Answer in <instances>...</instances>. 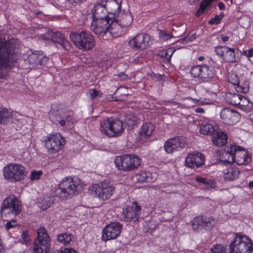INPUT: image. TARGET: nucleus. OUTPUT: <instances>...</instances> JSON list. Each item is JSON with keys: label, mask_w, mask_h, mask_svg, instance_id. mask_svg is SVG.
Listing matches in <instances>:
<instances>
[{"label": "nucleus", "mask_w": 253, "mask_h": 253, "mask_svg": "<svg viewBox=\"0 0 253 253\" xmlns=\"http://www.w3.org/2000/svg\"><path fill=\"white\" fill-rule=\"evenodd\" d=\"M68 1H69L71 3H80L82 1H83L84 0H67Z\"/></svg>", "instance_id": "0e129e2a"}, {"label": "nucleus", "mask_w": 253, "mask_h": 253, "mask_svg": "<svg viewBox=\"0 0 253 253\" xmlns=\"http://www.w3.org/2000/svg\"><path fill=\"white\" fill-rule=\"evenodd\" d=\"M73 113L71 111H68L66 109L58 110L55 113L56 121L61 126H64L65 121H69L72 119Z\"/></svg>", "instance_id": "bb28decb"}, {"label": "nucleus", "mask_w": 253, "mask_h": 253, "mask_svg": "<svg viewBox=\"0 0 253 253\" xmlns=\"http://www.w3.org/2000/svg\"><path fill=\"white\" fill-rule=\"evenodd\" d=\"M196 38V33L193 31L191 32L188 37H186L183 39V41L187 43L189 41H192Z\"/></svg>", "instance_id": "8fccbe9b"}, {"label": "nucleus", "mask_w": 253, "mask_h": 253, "mask_svg": "<svg viewBox=\"0 0 253 253\" xmlns=\"http://www.w3.org/2000/svg\"><path fill=\"white\" fill-rule=\"evenodd\" d=\"M148 174L144 170H141L136 175L137 180L139 182L146 181L148 178Z\"/></svg>", "instance_id": "79ce46f5"}, {"label": "nucleus", "mask_w": 253, "mask_h": 253, "mask_svg": "<svg viewBox=\"0 0 253 253\" xmlns=\"http://www.w3.org/2000/svg\"><path fill=\"white\" fill-rule=\"evenodd\" d=\"M90 194L100 200L105 201L110 198L114 192V187L109 181H103L89 187Z\"/></svg>", "instance_id": "0eeeda50"}, {"label": "nucleus", "mask_w": 253, "mask_h": 253, "mask_svg": "<svg viewBox=\"0 0 253 253\" xmlns=\"http://www.w3.org/2000/svg\"><path fill=\"white\" fill-rule=\"evenodd\" d=\"M213 0H203L200 5V7L196 12V15L197 17L200 16L207 8V6L211 5Z\"/></svg>", "instance_id": "4c0bfd02"}, {"label": "nucleus", "mask_w": 253, "mask_h": 253, "mask_svg": "<svg viewBox=\"0 0 253 253\" xmlns=\"http://www.w3.org/2000/svg\"><path fill=\"white\" fill-rule=\"evenodd\" d=\"M127 123L129 126H133L137 123V118L133 116L132 117L127 119Z\"/></svg>", "instance_id": "6e6d98bb"}, {"label": "nucleus", "mask_w": 253, "mask_h": 253, "mask_svg": "<svg viewBox=\"0 0 253 253\" xmlns=\"http://www.w3.org/2000/svg\"><path fill=\"white\" fill-rule=\"evenodd\" d=\"M100 130L110 137L121 135L123 131V123L117 118H107L100 123Z\"/></svg>", "instance_id": "7ed1b4c3"}, {"label": "nucleus", "mask_w": 253, "mask_h": 253, "mask_svg": "<svg viewBox=\"0 0 253 253\" xmlns=\"http://www.w3.org/2000/svg\"><path fill=\"white\" fill-rule=\"evenodd\" d=\"M41 39L42 40H50L53 42H57L65 50L70 49V43L66 40L64 37L60 32L48 30L41 36Z\"/></svg>", "instance_id": "ddd939ff"}, {"label": "nucleus", "mask_w": 253, "mask_h": 253, "mask_svg": "<svg viewBox=\"0 0 253 253\" xmlns=\"http://www.w3.org/2000/svg\"><path fill=\"white\" fill-rule=\"evenodd\" d=\"M216 224L215 220L212 217L205 216H198L192 220V228L199 231L202 229L209 230Z\"/></svg>", "instance_id": "f3484780"}, {"label": "nucleus", "mask_w": 253, "mask_h": 253, "mask_svg": "<svg viewBox=\"0 0 253 253\" xmlns=\"http://www.w3.org/2000/svg\"><path fill=\"white\" fill-rule=\"evenodd\" d=\"M210 253H225V250L223 246L216 245L211 249Z\"/></svg>", "instance_id": "37998d69"}, {"label": "nucleus", "mask_w": 253, "mask_h": 253, "mask_svg": "<svg viewBox=\"0 0 253 253\" xmlns=\"http://www.w3.org/2000/svg\"><path fill=\"white\" fill-rule=\"evenodd\" d=\"M115 163L119 170L128 171L137 169L141 165V160L137 156L126 154L117 156Z\"/></svg>", "instance_id": "1a4fd4ad"}, {"label": "nucleus", "mask_w": 253, "mask_h": 253, "mask_svg": "<svg viewBox=\"0 0 253 253\" xmlns=\"http://www.w3.org/2000/svg\"><path fill=\"white\" fill-rule=\"evenodd\" d=\"M22 207L19 201L13 196L4 200L0 210L1 214L5 216L15 217L21 211Z\"/></svg>", "instance_id": "9d476101"}, {"label": "nucleus", "mask_w": 253, "mask_h": 253, "mask_svg": "<svg viewBox=\"0 0 253 253\" xmlns=\"http://www.w3.org/2000/svg\"><path fill=\"white\" fill-rule=\"evenodd\" d=\"M140 210L141 207L135 203L134 206L123 209L119 218L120 220L125 222L136 221L138 219Z\"/></svg>", "instance_id": "a211bd4d"}, {"label": "nucleus", "mask_w": 253, "mask_h": 253, "mask_svg": "<svg viewBox=\"0 0 253 253\" xmlns=\"http://www.w3.org/2000/svg\"><path fill=\"white\" fill-rule=\"evenodd\" d=\"M226 54L225 57H224V60L228 62H234L236 61V58L234 53V49L227 47Z\"/></svg>", "instance_id": "e433bc0d"}, {"label": "nucleus", "mask_w": 253, "mask_h": 253, "mask_svg": "<svg viewBox=\"0 0 253 253\" xmlns=\"http://www.w3.org/2000/svg\"><path fill=\"white\" fill-rule=\"evenodd\" d=\"M227 46H218L215 47V52L218 56L221 57L223 53L227 51Z\"/></svg>", "instance_id": "49530a36"}, {"label": "nucleus", "mask_w": 253, "mask_h": 253, "mask_svg": "<svg viewBox=\"0 0 253 253\" xmlns=\"http://www.w3.org/2000/svg\"><path fill=\"white\" fill-rule=\"evenodd\" d=\"M196 181L198 182L202 183L207 185L210 188H214L215 187L214 181L212 179H209L200 176H197L196 177Z\"/></svg>", "instance_id": "58836bf2"}, {"label": "nucleus", "mask_w": 253, "mask_h": 253, "mask_svg": "<svg viewBox=\"0 0 253 253\" xmlns=\"http://www.w3.org/2000/svg\"><path fill=\"white\" fill-rule=\"evenodd\" d=\"M125 32V28L117 21L110 18L108 33L113 37H117L123 35Z\"/></svg>", "instance_id": "a878e982"}, {"label": "nucleus", "mask_w": 253, "mask_h": 253, "mask_svg": "<svg viewBox=\"0 0 253 253\" xmlns=\"http://www.w3.org/2000/svg\"><path fill=\"white\" fill-rule=\"evenodd\" d=\"M21 238L25 244H27L30 241L29 233L27 231H24L22 233Z\"/></svg>", "instance_id": "864d4df0"}, {"label": "nucleus", "mask_w": 253, "mask_h": 253, "mask_svg": "<svg viewBox=\"0 0 253 253\" xmlns=\"http://www.w3.org/2000/svg\"><path fill=\"white\" fill-rule=\"evenodd\" d=\"M204 59V56H200L199 57V61H202Z\"/></svg>", "instance_id": "774afa93"}, {"label": "nucleus", "mask_w": 253, "mask_h": 253, "mask_svg": "<svg viewBox=\"0 0 253 253\" xmlns=\"http://www.w3.org/2000/svg\"><path fill=\"white\" fill-rule=\"evenodd\" d=\"M249 186H250L251 188L253 187V181H250V182H249Z\"/></svg>", "instance_id": "69168bd1"}, {"label": "nucleus", "mask_w": 253, "mask_h": 253, "mask_svg": "<svg viewBox=\"0 0 253 253\" xmlns=\"http://www.w3.org/2000/svg\"><path fill=\"white\" fill-rule=\"evenodd\" d=\"M219 159L224 164H231L236 162L238 165L248 164L252 161L251 156H248L243 149L238 146L233 145L223 152Z\"/></svg>", "instance_id": "f03ea898"}, {"label": "nucleus", "mask_w": 253, "mask_h": 253, "mask_svg": "<svg viewBox=\"0 0 253 253\" xmlns=\"http://www.w3.org/2000/svg\"><path fill=\"white\" fill-rule=\"evenodd\" d=\"M4 248L3 244L1 242V239H0V253H4Z\"/></svg>", "instance_id": "e2e57ef3"}, {"label": "nucleus", "mask_w": 253, "mask_h": 253, "mask_svg": "<svg viewBox=\"0 0 253 253\" xmlns=\"http://www.w3.org/2000/svg\"><path fill=\"white\" fill-rule=\"evenodd\" d=\"M251 240L246 236L236 234L230 245V253H253Z\"/></svg>", "instance_id": "6e6552de"}, {"label": "nucleus", "mask_w": 253, "mask_h": 253, "mask_svg": "<svg viewBox=\"0 0 253 253\" xmlns=\"http://www.w3.org/2000/svg\"><path fill=\"white\" fill-rule=\"evenodd\" d=\"M40 53L39 51H28L26 54V58H25L24 60L27 61L29 64L32 67H38V62L40 58Z\"/></svg>", "instance_id": "c756f323"}, {"label": "nucleus", "mask_w": 253, "mask_h": 253, "mask_svg": "<svg viewBox=\"0 0 253 253\" xmlns=\"http://www.w3.org/2000/svg\"><path fill=\"white\" fill-rule=\"evenodd\" d=\"M53 203V199L50 197H43L39 202V206L43 210L48 209Z\"/></svg>", "instance_id": "f704fd0d"}, {"label": "nucleus", "mask_w": 253, "mask_h": 253, "mask_svg": "<svg viewBox=\"0 0 253 253\" xmlns=\"http://www.w3.org/2000/svg\"><path fill=\"white\" fill-rule=\"evenodd\" d=\"M88 94L91 99H93L97 96L101 97L102 93L95 89H90L88 91Z\"/></svg>", "instance_id": "a18cd8bd"}, {"label": "nucleus", "mask_w": 253, "mask_h": 253, "mask_svg": "<svg viewBox=\"0 0 253 253\" xmlns=\"http://www.w3.org/2000/svg\"><path fill=\"white\" fill-rule=\"evenodd\" d=\"M26 168L17 163H11L3 168V175L4 178L10 182H20L27 175Z\"/></svg>", "instance_id": "20e7f679"}, {"label": "nucleus", "mask_w": 253, "mask_h": 253, "mask_svg": "<svg viewBox=\"0 0 253 253\" xmlns=\"http://www.w3.org/2000/svg\"><path fill=\"white\" fill-rule=\"evenodd\" d=\"M218 6L220 10H224L225 8V4L222 2L218 4Z\"/></svg>", "instance_id": "bf43d9fd"}, {"label": "nucleus", "mask_w": 253, "mask_h": 253, "mask_svg": "<svg viewBox=\"0 0 253 253\" xmlns=\"http://www.w3.org/2000/svg\"><path fill=\"white\" fill-rule=\"evenodd\" d=\"M70 38L74 44L79 49L88 50L92 48L95 45V40L93 36L88 32H72L70 34Z\"/></svg>", "instance_id": "39448f33"}, {"label": "nucleus", "mask_w": 253, "mask_h": 253, "mask_svg": "<svg viewBox=\"0 0 253 253\" xmlns=\"http://www.w3.org/2000/svg\"><path fill=\"white\" fill-rule=\"evenodd\" d=\"M205 158L201 153L194 152L189 153L185 159L186 166L195 169L204 165Z\"/></svg>", "instance_id": "aec40b11"}, {"label": "nucleus", "mask_w": 253, "mask_h": 253, "mask_svg": "<svg viewBox=\"0 0 253 253\" xmlns=\"http://www.w3.org/2000/svg\"><path fill=\"white\" fill-rule=\"evenodd\" d=\"M73 237V236L71 234L64 233L58 235L57 240L59 242L63 244L65 246H68L70 245V243L72 242Z\"/></svg>", "instance_id": "72a5a7b5"}, {"label": "nucleus", "mask_w": 253, "mask_h": 253, "mask_svg": "<svg viewBox=\"0 0 253 253\" xmlns=\"http://www.w3.org/2000/svg\"><path fill=\"white\" fill-rule=\"evenodd\" d=\"M122 224L118 222H112L106 225L103 230L102 239L105 241L115 239L120 234Z\"/></svg>", "instance_id": "4468645a"}, {"label": "nucleus", "mask_w": 253, "mask_h": 253, "mask_svg": "<svg viewBox=\"0 0 253 253\" xmlns=\"http://www.w3.org/2000/svg\"><path fill=\"white\" fill-rule=\"evenodd\" d=\"M118 77L120 80H124L127 78V75L122 72L118 75Z\"/></svg>", "instance_id": "13d9d810"}, {"label": "nucleus", "mask_w": 253, "mask_h": 253, "mask_svg": "<svg viewBox=\"0 0 253 253\" xmlns=\"http://www.w3.org/2000/svg\"><path fill=\"white\" fill-rule=\"evenodd\" d=\"M150 38L144 33L138 34L128 42L130 47L134 50H142L149 46Z\"/></svg>", "instance_id": "dca6fc26"}, {"label": "nucleus", "mask_w": 253, "mask_h": 253, "mask_svg": "<svg viewBox=\"0 0 253 253\" xmlns=\"http://www.w3.org/2000/svg\"><path fill=\"white\" fill-rule=\"evenodd\" d=\"M40 61L38 62V68L42 67V66H45L47 64V62L49 61L48 57L44 56L42 53L40 54Z\"/></svg>", "instance_id": "c03bdc74"}, {"label": "nucleus", "mask_w": 253, "mask_h": 253, "mask_svg": "<svg viewBox=\"0 0 253 253\" xmlns=\"http://www.w3.org/2000/svg\"><path fill=\"white\" fill-rule=\"evenodd\" d=\"M221 39L222 41L224 42H226L228 41L229 40V37L227 36H224L223 35H221Z\"/></svg>", "instance_id": "052dcab7"}, {"label": "nucleus", "mask_w": 253, "mask_h": 253, "mask_svg": "<svg viewBox=\"0 0 253 253\" xmlns=\"http://www.w3.org/2000/svg\"><path fill=\"white\" fill-rule=\"evenodd\" d=\"M42 141L47 151L51 154L58 152L65 144V138L59 133L49 134Z\"/></svg>", "instance_id": "f8f14e48"}, {"label": "nucleus", "mask_w": 253, "mask_h": 253, "mask_svg": "<svg viewBox=\"0 0 253 253\" xmlns=\"http://www.w3.org/2000/svg\"><path fill=\"white\" fill-rule=\"evenodd\" d=\"M60 253H77L76 251L73 249L65 248L63 250L60 251Z\"/></svg>", "instance_id": "4d7b16f0"}, {"label": "nucleus", "mask_w": 253, "mask_h": 253, "mask_svg": "<svg viewBox=\"0 0 253 253\" xmlns=\"http://www.w3.org/2000/svg\"><path fill=\"white\" fill-rule=\"evenodd\" d=\"M108 0H97L92 9L93 19L110 18L107 15L106 3Z\"/></svg>", "instance_id": "412c9836"}, {"label": "nucleus", "mask_w": 253, "mask_h": 253, "mask_svg": "<svg viewBox=\"0 0 253 253\" xmlns=\"http://www.w3.org/2000/svg\"><path fill=\"white\" fill-rule=\"evenodd\" d=\"M220 117L224 123L233 125L238 121L239 114L233 110L223 108L221 111Z\"/></svg>", "instance_id": "4be33fe9"}, {"label": "nucleus", "mask_w": 253, "mask_h": 253, "mask_svg": "<svg viewBox=\"0 0 253 253\" xmlns=\"http://www.w3.org/2000/svg\"><path fill=\"white\" fill-rule=\"evenodd\" d=\"M221 17L218 15H216L214 18H211L209 21V24L211 25L218 24L220 22Z\"/></svg>", "instance_id": "3c124183"}, {"label": "nucleus", "mask_w": 253, "mask_h": 253, "mask_svg": "<svg viewBox=\"0 0 253 253\" xmlns=\"http://www.w3.org/2000/svg\"><path fill=\"white\" fill-rule=\"evenodd\" d=\"M173 32L176 37H179L183 34L185 32V26L182 25L181 26H175V28L172 29Z\"/></svg>", "instance_id": "a19ab883"}, {"label": "nucleus", "mask_w": 253, "mask_h": 253, "mask_svg": "<svg viewBox=\"0 0 253 253\" xmlns=\"http://www.w3.org/2000/svg\"><path fill=\"white\" fill-rule=\"evenodd\" d=\"M239 173L238 168L230 167L224 170V177L226 180L233 181L238 177Z\"/></svg>", "instance_id": "2f4dec72"}, {"label": "nucleus", "mask_w": 253, "mask_h": 253, "mask_svg": "<svg viewBox=\"0 0 253 253\" xmlns=\"http://www.w3.org/2000/svg\"><path fill=\"white\" fill-rule=\"evenodd\" d=\"M42 170H33L31 173L30 179L32 180H38L40 179V176L42 175Z\"/></svg>", "instance_id": "de8ad7c7"}, {"label": "nucleus", "mask_w": 253, "mask_h": 253, "mask_svg": "<svg viewBox=\"0 0 253 253\" xmlns=\"http://www.w3.org/2000/svg\"><path fill=\"white\" fill-rule=\"evenodd\" d=\"M226 101L233 105H241L242 106H248L249 101L244 96L235 93H228L226 94Z\"/></svg>", "instance_id": "b1692460"}, {"label": "nucleus", "mask_w": 253, "mask_h": 253, "mask_svg": "<svg viewBox=\"0 0 253 253\" xmlns=\"http://www.w3.org/2000/svg\"><path fill=\"white\" fill-rule=\"evenodd\" d=\"M212 140L214 145L221 147L226 144L227 136L225 132L217 129L212 135Z\"/></svg>", "instance_id": "cd10ccee"}, {"label": "nucleus", "mask_w": 253, "mask_h": 253, "mask_svg": "<svg viewBox=\"0 0 253 253\" xmlns=\"http://www.w3.org/2000/svg\"><path fill=\"white\" fill-rule=\"evenodd\" d=\"M11 117L10 112L5 108L0 107V124H5Z\"/></svg>", "instance_id": "c9c22d12"}, {"label": "nucleus", "mask_w": 253, "mask_h": 253, "mask_svg": "<svg viewBox=\"0 0 253 253\" xmlns=\"http://www.w3.org/2000/svg\"><path fill=\"white\" fill-rule=\"evenodd\" d=\"M242 54L247 56L249 60H251L250 58L253 56V48H251L249 50H243Z\"/></svg>", "instance_id": "5fc2aeb1"}, {"label": "nucleus", "mask_w": 253, "mask_h": 253, "mask_svg": "<svg viewBox=\"0 0 253 253\" xmlns=\"http://www.w3.org/2000/svg\"><path fill=\"white\" fill-rule=\"evenodd\" d=\"M37 234L33 245L34 253H47L50 248L51 241L47 231L41 227L38 230Z\"/></svg>", "instance_id": "9b49d317"}, {"label": "nucleus", "mask_w": 253, "mask_h": 253, "mask_svg": "<svg viewBox=\"0 0 253 253\" xmlns=\"http://www.w3.org/2000/svg\"><path fill=\"white\" fill-rule=\"evenodd\" d=\"M224 15V13L223 12H221V13H220L219 16H220V17H221V20L223 17Z\"/></svg>", "instance_id": "338daca9"}, {"label": "nucleus", "mask_w": 253, "mask_h": 253, "mask_svg": "<svg viewBox=\"0 0 253 253\" xmlns=\"http://www.w3.org/2000/svg\"><path fill=\"white\" fill-rule=\"evenodd\" d=\"M190 74L194 78L202 79H211L214 75L213 68L206 65L194 66L191 69Z\"/></svg>", "instance_id": "6ab92c4d"}, {"label": "nucleus", "mask_w": 253, "mask_h": 253, "mask_svg": "<svg viewBox=\"0 0 253 253\" xmlns=\"http://www.w3.org/2000/svg\"><path fill=\"white\" fill-rule=\"evenodd\" d=\"M110 18L93 19L90 29L98 36H103L108 33Z\"/></svg>", "instance_id": "2eb2a0df"}, {"label": "nucleus", "mask_w": 253, "mask_h": 253, "mask_svg": "<svg viewBox=\"0 0 253 253\" xmlns=\"http://www.w3.org/2000/svg\"><path fill=\"white\" fill-rule=\"evenodd\" d=\"M160 36L164 41H167L171 38L173 36L171 34L167 33L165 31H160Z\"/></svg>", "instance_id": "09e8293b"}, {"label": "nucleus", "mask_w": 253, "mask_h": 253, "mask_svg": "<svg viewBox=\"0 0 253 253\" xmlns=\"http://www.w3.org/2000/svg\"><path fill=\"white\" fill-rule=\"evenodd\" d=\"M195 112L197 113H203L204 110L202 108L198 107L195 109Z\"/></svg>", "instance_id": "680f3d73"}, {"label": "nucleus", "mask_w": 253, "mask_h": 253, "mask_svg": "<svg viewBox=\"0 0 253 253\" xmlns=\"http://www.w3.org/2000/svg\"><path fill=\"white\" fill-rule=\"evenodd\" d=\"M185 145V143L183 138L176 137L166 141L164 145V148L167 153H171L178 148L184 147Z\"/></svg>", "instance_id": "5701e85b"}, {"label": "nucleus", "mask_w": 253, "mask_h": 253, "mask_svg": "<svg viewBox=\"0 0 253 253\" xmlns=\"http://www.w3.org/2000/svg\"><path fill=\"white\" fill-rule=\"evenodd\" d=\"M218 129V126L211 124H206L201 126L200 132L204 135H212Z\"/></svg>", "instance_id": "473e14b6"}, {"label": "nucleus", "mask_w": 253, "mask_h": 253, "mask_svg": "<svg viewBox=\"0 0 253 253\" xmlns=\"http://www.w3.org/2000/svg\"><path fill=\"white\" fill-rule=\"evenodd\" d=\"M16 220L12 219L11 220L8 221L5 224V227L7 229H9L12 227H14L17 226Z\"/></svg>", "instance_id": "603ef678"}, {"label": "nucleus", "mask_w": 253, "mask_h": 253, "mask_svg": "<svg viewBox=\"0 0 253 253\" xmlns=\"http://www.w3.org/2000/svg\"><path fill=\"white\" fill-rule=\"evenodd\" d=\"M17 55L15 45L11 42L0 39V79H4L8 71L16 62Z\"/></svg>", "instance_id": "f257e3e1"}, {"label": "nucleus", "mask_w": 253, "mask_h": 253, "mask_svg": "<svg viewBox=\"0 0 253 253\" xmlns=\"http://www.w3.org/2000/svg\"><path fill=\"white\" fill-rule=\"evenodd\" d=\"M155 129L154 126L151 123L144 124L140 131V136L141 139H145L150 136Z\"/></svg>", "instance_id": "7c9ffc66"}, {"label": "nucleus", "mask_w": 253, "mask_h": 253, "mask_svg": "<svg viewBox=\"0 0 253 253\" xmlns=\"http://www.w3.org/2000/svg\"><path fill=\"white\" fill-rule=\"evenodd\" d=\"M228 81L234 85V88L236 91L239 92L246 93L249 91L248 84L245 86L240 85L238 76L234 74H232L228 76Z\"/></svg>", "instance_id": "c85d7f7f"}, {"label": "nucleus", "mask_w": 253, "mask_h": 253, "mask_svg": "<svg viewBox=\"0 0 253 253\" xmlns=\"http://www.w3.org/2000/svg\"><path fill=\"white\" fill-rule=\"evenodd\" d=\"M79 183L72 178L66 177L59 184V187L55 191V195L64 199L72 197L78 193Z\"/></svg>", "instance_id": "423d86ee"}, {"label": "nucleus", "mask_w": 253, "mask_h": 253, "mask_svg": "<svg viewBox=\"0 0 253 253\" xmlns=\"http://www.w3.org/2000/svg\"><path fill=\"white\" fill-rule=\"evenodd\" d=\"M174 51V50L172 48H169L166 50L161 51L159 53V55L163 57H165L168 59H170Z\"/></svg>", "instance_id": "ea45409f"}, {"label": "nucleus", "mask_w": 253, "mask_h": 253, "mask_svg": "<svg viewBox=\"0 0 253 253\" xmlns=\"http://www.w3.org/2000/svg\"><path fill=\"white\" fill-rule=\"evenodd\" d=\"M116 21L125 29L129 27L132 23L133 18L131 13L128 12H125V10L120 11L117 15V18L114 20Z\"/></svg>", "instance_id": "393cba45"}]
</instances>
